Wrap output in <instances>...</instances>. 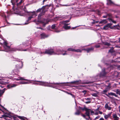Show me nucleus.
Listing matches in <instances>:
<instances>
[{
	"label": "nucleus",
	"instance_id": "f257e3e1",
	"mask_svg": "<svg viewBox=\"0 0 120 120\" xmlns=\"http://www.w3.org/2000/svg\"><path fill=\"white\" fill-rule=\"evenodd\" d=\"M50 6H49L48 5L43 6L41 8H39L36 11H35L37 14L38 13L41 12L38 15V19L39 20L41 19V17L43 15H44L45 13L46 12V11L45 10V9H48L49 7Z\"/></svg>",
	"mask_w": 120,
	"mask_h": 120
},
{
	"label": "nucleus",
	"instance_id": "f03ea898",
	"mask_svg": "<svg viewBox=\"0 0 120 120\" xmlns=\"http://www.w3.org/2000/svg\"><path fill=\"white\" fill-rule=\"evenodd\" d=\"M23 0H17L16 2H19V3H17L16 4H12L13 5V8L14 10H18L19 9H21L22 8V5L21 4Z\"/></svg>",
	"mask_w": 120,
	"mask_h": 120
},
{
	"label": "nucleus",
	"instance_id": "7ed1b4c3",
	"mask_svg": "<svg viewBox=\"0 0 120 120\" xmlns=\"http://www.w3.org/2000/svg\"><path fill=\"white\" fill-rule=\"evenodd\" d=\"M93 82H82L80 80H79L76 81H74L73 82H70L72 84H88L91 83H93Z\"/></svg>",
	"mask_w": 120,
	"mask_h": 120
},
{
	"label": "nucleus",
	"instance_id": "20e7f679",
	"mask_svg": "<svg viewBox=\"0 0 120 120\" xmlns=\"http://www.w3.org/2000/svg\"><path fill=\"white\" fill-rule=\"evenodd\" d=\"M45 53L50 55H55L56 54H59L55 52L53 49H50L46 50L45 52Z\"/></svg>",
	"mask_w": 120,
	"mask_h": 120
},
{
	"label": "nucleus",
	"instance_id": "39448f33",
	"mask_svg": "<svg viewBox=\"0 0 120 120\" xmlns=\"http://www.w3.org/2000/svg\"><path fill=\"white\" fill-rule=\"evenodd\" d=\"M8 43L6 41H5L3 43V47L4 51L5 50H7L9 49L10 46H8Z\"/></svg>",
	"mask_w": 120,
	"mask_h": 120
},
{
	"label": "nucleus",
	"instance_id": "423d86ee",
	"mask_svg": "<svg viewBox=\"0 0 120 120\" xmlns=\"http://www.w3.org/2000/svg\"><path fill=\"white\" fill-rule=\"evenodd\" d=\"M112 24L111 23H108L105 26H104L103 29L104 30H107L109 28H110L111 29L113 28V27H111V26Z\"/></svg>",
	"mask_w": 120,
	"mask_h": 120
},
{
	"label": "nucleus",
	"instance_id": "0eeeda50",
	"mask_svg": "<svg viewBox=\"0 0 120 120\" xmlns=\"http://www.w3.org/2000/svg\"><path fill=\"white\" fill-rule=\"evenodd\" d=\"M105 68H104L102 69V71L100 74V75L101 76H105L107 74V73L105 72Z\"/></svg>",
	"mask_w": 120,
	"mask_h": 120
},
{
	"label": "nucleus",
	"instance_id": "6e6552de",
	"mask_svg": "<svg viewBox=\"0 0 120 120\" xmlns=\"http://www.w3.org/2000/svg\"><path fill=\"white\" fill-rule=\"evenodd\" d=\"M18 50L15 48H11L10 46L9 47V49H8L7 50H5L4 51L7 52H9L11 51H16L17 50Z\"/></svg>",
	"mask_w": 120,
	"mask_h": 120
},
{
	"label": "nucleus",
	"instance_id": "1a4fd4ad",
	"mask_svg": "<svg viewBox=\"0 0 120 120\" xmlns=\"http://www.w3.org/2000/svg\"><path fill=\"white\" fill-rule=\"evenodd\" d=\"M41 39H44L45 38H47L48 37V36L46 35L45 33H43L41 34H40Z\"/></svg>",
	"mask_w": 120,
	"mask_h": 120
},
{
	"label": "nucleus",
	"instance_id": "9d476101",
	"mask_svg": "<svg viewBox=\"0 0 120 120\" xmlns=\"http://www.w3.org/2000/svg\"><path fill=\"white\" fill-rule=\"evenodd\" d=\"M29 41L27 40L26 41L23 42L22 45L25 47L26 46H28L29 45V44H30V43H29Z\"/></svg>",
	"mask_w": 120,
	"mask_h": 120
},
{
	"label": "nucleus",
	"instance_id": "9b49d317",
	"mask_svg": "<svg viewBox=\"0 0 120 120\" xmlns=\"http://www.w3.org/2000/svg\"><path fill=\"white\" fill-rule=\"evenodd\" d=\"M108 91V90H107L106 89H105L103 90L102 92V93L103 94H105L108 97L110 98H112V97H111L109 96L107 94L105 93H107Z\"/></svg>",
	"mask_w": 120,
	"mask_h": 120
},
{
	"label": "nucleus",
	"instance_id": "f8f14e48",
	"mask_svg": "<svg viewBox=\"0 0 120 120\" xmlns=\"http://www.w3.org/2000/svg\"><path fill=\"white\" fill-rule=\"evenodd\" d=\"M71 27L70 26H68L67 25H66V23L64 24V26H63V28L66 30H69L70 29Z\"/></svg>",
	"mask_w": 120,
	"mask_h": 120
},
{
	"label": "nucleus",
	"instance_id": "ddd939ff",
	"mask_svg": "<svg viewBox=\"0 0 120 120\" xmlns=\"http://www.w3.org/2000/svg\"><path fill=\"white\" fill-rule=\"evenodd\" d=\"M91 110L90 109H89L88 108L85 111L86 112L85 114L86 115V116H89L90 115V113Z\"/></svg>",
	"mask_w": 120,
	"mask_h": 120
},
{
	"label": "nucleus",
	"instance_id": "4468645a",
	"mask_svg": "<svg viewBox=\"0 0 120 120\" xmlns=\"http://www.w3.org/2000/svg\"><path fill=\"white\" fill-rule=\"evenodd\" d=\"M94 49V48L93 47H92L90 48L87 49V53L93 51Z\"/></svg>",
	"mask_w": 120,
	"mask_h": 120
},
{
	"label": "nucleus",
	"instance_id": "2eb2a0df",
	"mask_svg": "<svg viewBox=\"0 0 120 120\" xmlns=\"http://www.w3.org/2000/svg\"><path fill=\"white\" fill-rule=\"evenodd\" d=\"M28 14L29 15H30L31 16H33L36 15V16L37 15V14H36L35 11H33V12H29Z\"/></svg>",
	"mask_w": 120,
	"mask_h": 120
},
{
	"label": "nucleus",
	"instance_id": "dca6fc26",
	"mask_svg": "<svg viewBox=\"0 0 120 120\" xmlns=\"http://www.w3.org/2000/svg\"><path fill=\"white\" fill-rule=\"evenodd\" d=\"M79 108L80 110H81L82 111H83L84 110L86 111V110L87 109V108H86L85 106L83 108L82 107L79 106Z\"/></svg>",
	"mask_w": 120,
	"mask_h": 120
},
{
	"label": "nucleus",
	"instance_id": "f3484780",
	"mask_svg": "<svg viewBox=\"0 0 120 120\" xmlns=\"http://www.w3.org/2000/svg\"><path fill=\"white\" fill-rule=\"evenodd\" d=\"M65 52L64 53H62V54L63 55H67V54L66 53V52H67L66 51H64V50L61 51V50H58L57 52H60L61 53H62L63 52Z\"/></svg>",
	"mask_w": 120,
	"mask_h": 120
},
{
	"label": "nucleus",
	"instance_id": "a211bd4d",
	"mask_svg": "<svg viewBox=\"0 0 120 120\" xmlns=\"http://www.w3.org/2000/svg\"><path fill=\"white\" fill-rule=\"evenodd\" d=\"M102 43L103 45L108 46H109L111 45L109 43L106 41H102Z\"/></svg>",
	"mask_w": 120,
	"mask_h": 120
},
{
	"label": "nucleus",
	"instance_id": "6ab92c4d",
	"mask_svg": "<svg viewBox=\"0 0 120 120\" xmlns=\"http://www.w3.org/2000/svg\"><path fill=\"white\" fill-rule=\"evenodd\" d=\"M16 85L15 84H13L12 85H8L7 86V87L8 88H11L15 87L16 86Z\"/></svg>",
	"mask_w": 120,
	"mask_h": 120
},
{
	"label": "nucleus",
	"instance_id": "aec40b11",
	"mask_svg": "<svg viewBox=\"0 0 120 120\" xmlns=\"http://www.w3.org/2000/svg\"><path fill=\"white\" fill-rule=\"evenodd\" d=\"M107 22V21L106 19H103L101 21H100L99 22V24H102L103 23H106Z\"/></svg>",
	"mask_w": 120,
	"mask_h": 120
},
{
	"label": "nucleus",
	"instance_id": "412c9836",
	"mask_svg": "<svg viewBox=\"0 0 120 120\" xmlns=\"http://www.w3.org/2000/svg\"><path fill=\"white\" fill-rule=\"evenodd\" d=\"M111 113H109L108 115H105L104 116V118L105 119H107L111 116Z\"/></svg>",
	"mask_w": 120,
	"mask_h": 120
},
{
	"label": "nucleus",
	"instance_id": "4be33fe9",
	"mask_svg": "<svg viewBox=\"0 0 120 120\" xmlns=\"http://www.w3.org/2000/svg\"><path fill=\"white\" fill-rule=\"evenodd\" d=\"M81 113L80 112V110H77L75 112V114L76 115H79Z\"/></svg>",
	"mask_w": 120,
	"mask_h": 120
},
{
	"label": "nucleus",
	"instance_id": "5701e85b",
	"mask_svg": "<svg viewBox=\"0 0 120 120\" xmlns=\"http://www.w3.org/2000/svg\"><path fill=\"white\" fill-rule=\"evenodd\" d=\"M20 64H17L15 65V68L17 70H19L21 68V67L20 65Z\"/></svg>",
	"mask_w": 120,
	"mask_h": 120
},
{
	"label": "nucleus",
	"instance_id": "b1692460",
	"mask_svg": "<svg viewBox=\"0 0 120 120\" xmlns=\"http://www.w3.org/2000/svg\"><path fill=\"white\" fill-rule=\"evenodd\" d=\"M111 84L109 83L108 85L106 86V89L108 91L111 88Z\"/></svg>",
	"mask_w": 120,
	"mask_h": 120
},
{
	"label": "nucleus",
	"instance_id": "393cba45",
	"mask_svg": "<svg viewBox=\"0 0 120 120\" xmlns=\"http://www.w3.org/2000/svg\"><path fill=\"white\" fill-rule=\"evenodd\" d=\"M114 48L113 47H112L109 51V52L112 53L114 52V51L113 50Z\"/></svg>",
	"mask_w": 120,
	"mask_h": 120
},
{
	"label": "nucleus",
	"instance_id": "a878e982",
	"mask_svg": "<svg viewBox=\"0 0 120 120\" xmlns=\"http://www.w3.org/2000/svg\"><path fill=\"white\" fill-rule=\"evenodd\" d=\"M5 88H4L2 90L0 89V94H1V95H2L3 94L5 91Z\"/></svg>",
	"mask_w": 120,
	"mask_h": 120
},
{
	"label": "nucleus",
	"instance_id": "bb28decb",
	"mask_svg": "<svg viewBox=\"0 0 120 120\" xmlns=\"http://www.w3.org/2000/svg\"><path fill=\"white\" fill-rule=\"evenodd\" d=\"M38 82H40V84L41 85H44L45 84V82H44L40 81H35Z\"/></svg>",
	"mask_w": 120,
	"mask_h": 120
},
{
	"label": "nucleus",
	"instance_id": "cd10ccee",
	"mask_svg": "<svg viewBox=\"0 0 120 120\" xmlns=\"http://www.w3.org/2000/svg\"><path fill=\"white\" fill-rule=\"evenodd\" d=\"M29 81L27 82H24V81H22L20 82L21 84H29Z\"/></svg>",
	"mask_w": 120,
	"mask_h": 120
},
{
	"label": "nucleus",
	"instance_id": "c85d7f7f",
	"mask_svg": "<svg viewBox=\"0 0 120 120\" xmlns=\"http://www.w3.org/2000/svg\"><path fill=\"white\" fill-rule=\"evenodd\" d=\"M63 83H54L53 84L56 85V86H61L62 85V84Z\"/></svg>",
	"mask_w": 120,
	"mask_h": 120
},
{
	"label": "nucleus",
	"instance_id": "c756f323",
	"mask_svg": "<svg viewBox=\"0 0 120 120\" xmlns=\"http://www.w3.org/2000/svg\"><path fill=\"white\" fill-rule=\"evenodd\" d=\"M75 49L72 48H69L67 50L68 51H71L72 52L74 51Z\"/></svg>",
	"mask_w": 120,
	"mask_h": 120
},
{
	"label": "nucleus",
	"instance_id": "7c9ffc66",
	"mask_svg": "<svg viewBox=\"0 0 120 120\" xmlns=\"http://www.w3.org/2000/svg\"><path fill=\"white\" fill-rule=\"evenodd\" d=\"M77 52H81L82 50L79 49H75L74 51Z\"/></svg>",
	"mask_w": 120,
	"mask_h": 120
},
{
	"label": "nucleus",
	"instance_id": "2f4dec72",
	"mask_svg": "<svg viewBox=\"0 0 120 120\" xmlns=\"http://www.w3.org/2000/svg\"><path fill=\"white\" fill-rule=\"evenodd\" d=\"M17 116L19 119L22 120H25L24 118L23 117L21 116Z\"/></svg>",
	"mask_w": 120,
	"mask_h": 120
},
{
	"label": "nucleus",
	"instance_id": "473e14b6",
	"mask_svg": "<svg viewBox=\"0 0 120 120\" xmlns=\"http://www.w3.org/2000/svg\"><path fill=\"white\" fill-rule=\"evenodd\" d=\"M107 16H108L109 18H112V14L111 13L107 14Z\"/></svg>",
	"mask_w": 120,
	"mask_h": 120
},
{
	"label": "nucleus",
	"instance_id": "72a5a7b5",
	"mask_svg": "<svg viewBox=\"0 0 120 120\" xmlns=\"http://www.w3.org/2000/svg\"><path fill=\"white\" fill-rule=\"evenodd\" d=\"M56 26L55 24L52 25L51 26V28L53 29H54Z\"/></svg>",
	"mask_w": 120,
	"mask_h": 120
},
{
	"label": "nucleus",
	"instance_id": "f704fd0d",
	"mask_svg": "<svg viewBox=\"0 0 120 120\" xmlns=\"http://www.w3.org/2000/svg\"><path fill=\"white\" fill-rule=\"evenodd\" d=\"M113 118H119V117L117 116V115L116 114H115L113 115Z\"/></svg>",
	"mask_w": 120,
	"mask_h": 120
},
{
	"label": "nucleus",
	"instance_id": "c9c22d12",
	"mask_svg": "<svg viewBox=\"0 0 120 120\" xmlns=\"http://www.w3.org/2000/svg\"><path fill=\"white\" fill-rule=\"evenodd\" d=\"M113 118H119V117L117 116V115L116 114H115L113 115Z\"/></svg>",
	"mask_w": 120,
	"mask_h": 120
},
{
	"label": "nucleus",
	"instance_id": "e433bc0d",
	"mask_svg": "<svg viewBox=\"0 0 120 120\" xmlns=\"http://www.w3.org/2000/svg\"><path fill=\"white\" fill-rule=\"evenodd\" d=\"M114 94V93L112 92L109 93L108 94L109 96H110V95L113 96Z\"/></svg>",
	"mask_w": 120,
	"mask_h": 120
},
{
	"label": "nucleus",
	"instance_id": "4c0bfd02",
	"mask_svg": "<svg viewBox=\"0 0 120 120\" xmlns=\"http://www.w3.org/2000/svg\"><path fill=\"white\" fill-rule=\"evenodd\" d=\"M33 18V17L32 16H30L27 19V22H28L29 20H30L31 19Z\"/></svg>",
	"mask_w": 120,
	"mask_h": 120
},
{
	"label": "nucleus",
	"instance_id": "58836bf2",
	"mask_svg": "<svg viewBox=\"0 0 120 120\" xmlns=\"http://www.w3.org/2000/svg\"><path fill=\"white\" fill-rule=\"evenodd\" d=\"M113 27H114L115 28L119 30V26L117 25L114 26Z\"/></svg>",
	"mask_w": 120,
	"mask_h": 120
},
{
	"label": "nucleus",
	"instance_id": "ea45409f",
	"mask_svg": "<svg viewBox=\"0 0 120 120\" xmlns=\"http://www.w3.org/2000/svg\"><path fill=\"white\" fill-rule=\"evenodd\" d=\"M14 60L15 61H20V60L18 58H14Z\"/></svg>",
	"mask_w": 120,
	"mask_h": 120
},
{
	"label": "nucleus",
	"instance_id": "a19ab883",
	"mask_svg": "<svg viewBox=\"0 0 120 120\" xmlns=\"http://www.w3.org/2000/svg\"><path fill=\"white\" fill-rule=\"evenodd\" d=\"M116 94L120 95V91L118 89L116 90Z\"/></svg>",
	"mask_w": 120,
	"mask_h": 120
},
{
	"label": "nucleus",
	"instance_id": "79ce46f5",
	"mask_svg": "<svg viewBox=\"0 0 120 120\" xmlns=\"http://www.w3.org/2000/svg\"><path fill=\"white\" fill-rule=\"evenodd\" d=\"M108 1V3L109 4H113V2L111 0H107Z\"/></svg>",
	"mask_w": 120,
	"mask_h": 120
},
{
	"label": "nucleus",
	"instance_id": "37998d69",
	"mask_svg": "<svg viewBox=\"0 0 120 120\" xmlns=\"http://www.w3.org/2000/svg\"><path fill=\"white\" fill-rule=\"evenodd\" d=\"M108 1V3L109 4H113V2L111 0H107Z\"/></svg>",
	"mask_w": 120,
	"mask_h": 120
},
{
	"label": "nucleus",
	"instance_id": "c03bdc74",
	"mask_svg": "<svg viewBox=\"0 0 120 120\" xmlns=\"http://www.w3.org/2000/svg\"><path fill=\"white\" fill-rule=\"evenodd\" d=\"M19 79L20 80H25L26 81L27 80L26 79H24L22 77H21L19 78Z\"/></svg>",
	"mask_w": 120,
	"mask_h": 120
},
{
	"label": "nucleus",
	"instance_id": "a18cd8bd",
	"mask_svg": "<svg viewBox=\"0 0 120 120\" xmlns=\"http://www.w3.org/2000/svg\"><path fill=\"white\" fill-rule=\"evenodd\" d=\"M109 107L108 104H106L105 106V109H107Z\"/></svg>",
	"mask_w": 120,
	"mask_h": 120
},
{
	"label": "nucleus",
	"instance_id": "49530a36",
	"mask_svg": "<svg viewBox=\"0 0 120 120\" xmlns=\"http://www.w3.org/2000/svg\"><path fill=\"white\" fill-rule=\"evenodd\" d=\"M28 49H25L24 50L23 49H20L19 50L20 51H27Z\"/></svg>",
	"mask_w": 120,
	"mask_h": 120
},
{
	"label": "nucleus",
	"instance_id": "de8ad7c7",
	"mask_svg": "<svg viewBox=\"0 0 120 120\" xmlns=\"http://www.w3.org/2000/svg\"><path fill=\"white\" fill-rule=\"evenodd\" d=\"M2 117H8V116L5 115H2Z\"/></svg>",
	"mask_w": 120,
	"mask_h": 120
},
{
	"label": "nucleus",
	"instance_id": "09e8293b",
	"mask_svg": "<svg viewBox=\"0 0 120 120\" xmlns=\"http://www.w3.org/2000/svg\"><path fill=\"white\" fill-rule=\"evenodd\" d=\"M81 115L84 118H85V117L86 116V115H85L82 113L81 114Z\"/></svg>",
	"mask_w": 120,
	"mask_h": 120
},
{
	"label": "nucleus",
	"instance_id": "8fccbe9b",
	"mask_svg": "<svg viewBox=\"0 0 120 120\" xmlns=\"http://www.w3.org/2000/svg\"><path fill=\"white\" fill-rule=\"evenodd\" d=\"M109 18L107 19L109 20V22L112 21L113 19L111 18Z\"/></svg>",
	"mask_w": 120,
	"mask_h": 120
},
{
	"label": "nucleus",
	"instance_id": "3c124183",
	"mask_svg": "<svg viewBox=\"0 0 120 120\" xmlns=\"http://www.w3.org/2000/svg\"><path fill=\"white\" fill-rule=\"evenodd\" d=\"M92 96L96 97L97 96V94L96 93H94L92 94Z\"/></svg>",
	"mask_w": 120,
	"mask_h": 120
},
{
	"label": "nucleus",
	"instance_id": "603ef678",
	"mask_svg": "<svg viewBox=\"0 0 120 120\" xmlns=\"http://www.w3.org/2000/svg\"><path fill=\"white\" fill-rule=\"evenodd\" d=\"M95 47L96 48H98L100 47V45H97L95 46Z\"/></svg>",
	"mask_w": 120,
	"mask_h": 120
},
{
	"label": "nucleus",
	"instance_id": "864d4df0",
	"mask_svg": "<svg viewBox=\"0 0 120 120\" xmlns=\"http://www.w3.org/2000/svg\"><path fill=\"white\" fill-rule=\"evenodd\" d=\"M107 109H108L109 110H110L111 109V107L110 106H109Z\"/></svg>",
	"mask_w": 120,
	"mask_h": 120
},
{
	"label": "nucleus",
	"instance_id": "5fc2aeb1",
	"mask_svg": "<svg viewBox=\"0 0 120 120\" xmlns=\"http://www.w3.org/2000/svg\"><path fill=\"white\" fill-rule=\"evenodd\" d=\"M91 102V101H86L85 102V103L86 104H88V103H90Z\"/></svg>",
	"mask_w": 120,
	"mask_h": 120
},
{
	"label": "nucleus",
	"instance_id": "6e6d98bb",
	"mask_svg": "<svg viewBox=\"0 0 120 120\" xmlns=\"http://www.w3.org/2000/svg\"><path fill=\"white\" fill-rule=\"evenodd\" d=\"M86 100H91V98H87Z\"/></svg>",
	"mask_w": 120,
	"mask_h": 120
},
{
	"label": "nucleus",
	"instance_id": "4d7b16f0",
	"mask_svg": "<svg viewBox=\"0 0 120 120\" xmlns=\"http://www.w3.org/2000/svg\"><path fill=\"white\" fill-rule=\"evenodd\" d=\"M70 94L71 95L72 97L73 98H74L75 97V96L73 94H72L71 93H70L69 94Z\"/></svg>",
	"mask_w": 120,
	"mask_h": 120
},
{
	"label": "nucleus",
	"instance_id": "13d9d810",
	"mask_svg": "<svg viewBox=\"0 0 120 120\" xmlns=\"http://www.w3.org/2000/svg\"><path fill=\"white\" fill-rule=\"evenodd\" d=\"M78 27V26H76L75 27H72V28L71 29H74Z\"/></svg>",
	"mask_w": 120,
	"mask_h": 120
},
{
	"label": "nucleus",
	"instance_id": "bf43d9fd",
	"mask_svg": "<svg viewBox=\"0 0 120 120\" xmlns=\"http://www.w3.org/2000/svg\"><path fill=\"white\" fill-rule=\"evenodd\" d=\"M107 15H104L103 16V18H107Z\"/></svg>",
	"mask_w": 120,
	"mask_h": 120
},
{
	"label": "nucleus",
	"instance_id": "052dcab7",
	"mask_svg": "<svg viewBox=\"0 0 120 120\" xmlns=\"http://www.w3.org/2000/svg\"><path fill=\"white\" fill-rule=\"evenodd\" d=\"M90 112H91V114L92 115H93L92 114H93L94 113V111H91H91H90Z\"/></svg>",
	"mask_w": 120,
	"mask_h": 120
},
{
	"label": "nucleus",
	"instance_id": "680f3d73",
	"mask_svg": "<svg viewBox=\"0 0 120 120\" xmlns=\"http://www.w3.org/2000/svg\"><path fill=\"white\" fill-rule=\"evenodd\" d=\"M113 23H116V22L115 21L112 20V21Z\"/></svg>",
	"mask_w": 120,
	"mask_h": 120
},
{
	"label": "nucleus",
	"instance_id": "e2e57ef3",
	"mask_svg": "<svg viewBox=\"0 0 120 120\" xmlns=\"http://www.w3.org/2000/svg\"><path fill=\"white\" fill-rule=\"evenodd\" d=\"M99 118V116H97L95 117V119H94V120H95L96 119H98Z\"/></svg>",
	"mask_w": 120,
	"mask_h": 120
},
{
	"label": "nucleus",
	"instance_id": "0e129e2a",
	"mask_svg": "<svg viewBox=\"0 0 120 120\" xmlns=\"http://www.w3.org/2000/svg\"><path fill=\"white\" fill-rule=\"evenodd\" d=\"M50 12L52 13L53 16H54V13L53 12V11H50Z\"/></svg>",
	"mask_w": 120,
	"mask_h": 120
},
{
	"label": "nucleus",
	"instance_id": "69168bd1",
	"mask_svg": "<svg viewBox=\"0 0 120 120\" xmlns=\"http://www.w3.org/2000/svg\"><path fill=\"white\" fill-rule=\"evenodd\" d=\"M114 120H119V118H114Z\"/></svg>",
	"mask_w": 120,
	"mask_h": 120
},
{
	"label": "nucleus",
	"instance_id": "338daca9",
	"mask_svg": "<svg viewBox=\"0 0 120 120\" xmlns=\"http://www.w3.org/2000/svg\"><path fill=\"white\" fill-rule=\"evenodd\" d=\"M64 22L66 23H67L69 22V21L68 20H65L64 21Z\"/></svg>",
	"mask_w": 120,
	"mask_h": 120
},
{
	"label": "nucleus",
	"instance_id": "774afa93",
	"mask_svg": "<svg viewBox=\"0 0 120 120\" xmlns=\"http://www.w3.org/2000/svg\"><path fill=\"white\" fill-rule=\"evenodd\" d=\"M99 120H104V119L102 118H101Z\"/></svg>",
	"mask_w": 120,
	"mask_h": 120
}]
</instances>
